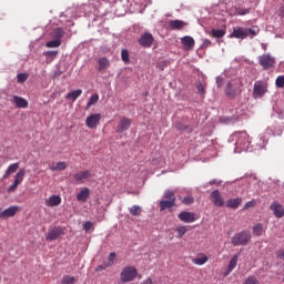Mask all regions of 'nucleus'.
Returning <instances> with one entry per match:
<instances>
[{
	"label": "nucleus",
	"mask_w": 284,
	"mask_h": 284,
	"mask_svg": "<svg viewBox=\"0 0 284 284\" xmlns=\"http://www.w3.org/2000/svg\"><path fill=\"white\" fill-rule=\"evenodd\" d=\"M236 142H235V152H243L244 150L247 151L250 148V134L245 131H241L235 133Z\"/></svg>",
	"instance_id": "f257e3e1"
},
{
	"label": "nucleus",
	"mask_w": 284,
	"mask_h": 284,
	"mask_svg": "<svg viewBox=\"0 0 284 284\" xmlns=\"http://www.w3.org/2000/svg\"><path fill=\"white\" fill-rule=\"evenodd\" d=\"M136 274H139L136 267L125 266L120 274V281L121 283H132L136 278Z\"/></svg>",
	"instance_id": "f03ea898"
},
{
	"label": "nucleus",
	"mask_w": 284,
	"mask_h": 284,
	"mask_svg": "<svg viewBox=\"0 0 284 284\" xmlns=\"http://www.w3.org/2000/svg\"><path fill=\"white\" fill-rule=\"evenodd\" d=\"M258 65H261L262 70H272L274 65H276V58L271 55L270 53H264L257 58Z\"/></svg>",
	"instance_id": "7ed1b4c3"
},
{
	"label": "nucleus",
	"mask_w": 284,
	"mask_h": 284,
	"mask_svg": "<svg viewBox=\"0 0 284 284\" xmlns=\"http://www.w3.org/2000/svg\"><path fill=\"white\" fill-rule=\"evenodd\" d=\"M250 239H252V235H250V233L243 231V232L236 233L232 237V244L235 247L239 245H247V243H250Z\"/></svg>",
	"instance_id": "20e7f679"
},
{
	"label": "nucleus",
	"mask_w": 284,
	"mask_h": 284,
	"mask_svg": "<svg viewBox=\"0 0 284 284\" xmlns=\"http://www.w3.org/2000/svg\"><path fill=\"white\" fill-rule=\"evenodd\" d=\"M26 179V169H20L18 173L14 176V182L8 187L7 192L12 193L17 192V187L23 183V180Z\"/></svg>",
	"instance_id": "39448f33"
},
{
	"label": "nucleus",
	"mask_w": 284,
	"mask_h": 284,
	"mask_svg": "<svg viewBox=\"0 0 284 284\" xmlns=\"http://www.w3.org/2000/svg\"><path fill=\"white\" fill-rule=\"evenodd\" d=\"M267 92V84L263 81H257L254 83L253 97H258L260 99L265 97Z\"/></svg>",
	"instance_id": "423d86ee"
},
{
	"label": "nucleus",
	"mask_w": 284,
	"mask_h": 284,
	"mask_svg": "<svg viewBox=\"0 0 284 284\" xmlns=\"http://www.w3.org/2000/svg\"><path fill=\"white\" fill-rule=\"evenodd\" d=\"M210 200L215 205V207H223L225 205V200H223V195H221L220 190H214L210 194Z\"/></svg>",
	"instance_id": "0eeeda50"
},
{
	"label": "nucleus",
	"mask_w": 284,
	"mask_h": 284,
	"mask_svg": "<svg viewBox=\"0 0 284 284\" xmlns=\"http://www.w3.org/2000/svg\"><path fill=\"white\" fill-rule=\"evenodd\" d=\"M90 176H92V171H90V170L80 171V172L73 174V181H75V183L81 185V184L85 183V181H88V179H90Z\"/></svg>",
	"instance_id": "6e6552de"
},
{
	"label": "nucleus",
	"mask_w": 284,
	"mask_h": 284,
	"mask_svg": "<svg viewBox=\"0 0 284 284\" xmlns=\"http://www.w3.org/2000/svg\"><path fill=\"white\" fill-rule=\"evenodd\" d=\"M99 123H101V113H93L89 115L85 120V125L90 130H94V128H97Z\"/></svg>",
	"instance_id": "1a4fd4ad"
},
{
	"label": "nucleus",
	"mask_w": 284,
	"mask_h": 284,
	"mask_svg": "<svg viewBox=\"0 0 284 284\" xmlns=\"http://www.w3.org/2000/svg\"><path fill=\"white\" fill-rule=\"evenodd\" d=\"M139 43L142 48H152V43H154V36L150 32H145L140 37Z\"/></svg>",
	"instance_id": "9d476101"
},
{
	"label": "nucleus",
	"mask_w": 284,
	"mask_h": 284,
	"mask_svg": "<svg viewBox=\"0 0 284 284\" xmlns=\"http://www.w3.org/2000/svg\"><path fill=\"white\" fill-rule=\"evenodd\" d=\"M178 217L180 219V221H182V223H194V221H196L199 219V215H196V213L193 212H181Z\"/></svg>",
	"instance_id": "9b49d317"
},
{
	"label": "nucleus",
	"mask_w": 284,
	"mask_h": 284,
	"mask_svg": "<svg viewBox=\"0 0 284 284\" xmlns=\"http://www.w3.org/2000/svg\"><path fill=\"white\" fill-rule=\"evenodd\" d=\"M63 227L55 226L48 232L45 241H57V239H59V236H63Z\"/></svg>",
	"instance_id": "f8f14e48"
},
{
	"label": "nucleus",
	"mask_w": 284,
	"mask_h": 284,
	"mask_svg": "<svg viewBox=\"0 0 284 284\" xmlns=\"http://www.w3.org/2000/svg\"><path fill=\"white\" fill-rule=\"evenodd\" d=\"M271 212H273L275 219H283L284 216V206L278 202H273L270 206Z\"/></svg>",
	"instance_id": "ddd939ff"
},
{
	"label": "nucleus",
	"mask_w": 284,
	"mask_h": 284,
	"mask_svg": "<svg viewBox=\"0 0 284 284\" xmlns=\"http://www.w3.org/2000/svg\"><path fill=\"white\" fill-rule=\"evenodd\" d=\"M130 125H132V120L129 118H122L118 124L116 132H126V130H130Z\"/></svg>",
	"instance_id": "4468645a"
},
{
	"label": "nucleus",
	"mask_w": 284,
	"mask_h": 284,
	"mask_svg": "<svg viewBox=\"0 0 284 284\" xmlns=\"http://www.w3.org/2000/svg\"><path fill=\"white\" fill-rule=\"evenodd\" d=\"M19 212V206H9L0 213V219H10Z\"/></svg>",
	"instance_id": "2eb2a0df"
},
{
	"label": "nucleus",
	"mask_w": 284,
	"mask_h": 284,
	"mask_svg": "<svg viewBox=\"0 0 284 284\" xmlns=\"http://www.w3.org/2000/svg\"><path fill=\"white\" fill-rule=\"evenodd\" d=\"M240 92L241 91H239V88H236V85H234L232 82L226 84L225 94L229 97V99H234V97H236V94Z\"/></svg>",
	"instance_id": "dca6fc26"
},
{
	"label": "nucleus",
	"mask_w": 284,
	"mask_h": 284,
	"mask_svg": "<svg viewBox=\"0 0 284 284\" xmlns=\"http://www.w3.org/2000/svg\"><path fill=\"white\" fill-rule=\"evenodd\" d=\"M231 37H233L234 39H247L248 33H247L246 29L244 30L243 28L237 27V28L233 29Z\"/></svg>",
	"instance_id": "f3484780"
},
{
	"label": "nucleus",
	"mask_w": 284,
	"mask_h": 284,
	"mask_svg": "<svg viewBox=\"0 0 284 284\" xmlns=\"http://www.w3.org/2000/svg\"><path fill=\"white\" fill-rule=\"evenodd\" d=\"M187 26V22L183 20H171L169 21L170 30H183Z\"/></svg>",
	"instance_id": "a211bd4d"
},
{
	"label": "nucleus",
	"mask_w": 284,
	"mask_h": 284,
	"mask_svg": "<svg viewBox=\"0 0 284 284\" xmlns=\"http://www.w3.org/2000/svg\"><path fill=\"white\" fill-rule=\"evenodd\" d=\"M181 43L184 45V50H192L195 45L194 38L185 36L181 39Z\"/></svg>",
	"instance_id": "6ab92c4d"
},
{
	"label": "nucleus",
	"mask_w": 284,
	"mask_h": 284,
	"mask_svg": "<svg viewBox=\"0 0 284 284\" xmlns=\"http://www.w3.org/2000/svg\"><path fill=\"white\" fill-rule=\"evenodd\" d=\"M90 199V189L83 187L78 194H77V201L80 203H85Z\"/></svg>",
	"instance_id": "aec40b11"
},
{
	"label": "nucleus",
	"mask_w": 284,
	"mask_h": 284,
	"mask_svg": "<svg viewBox=\"0 0 284 284\" xmlns=\"http://www.w3.org/2000/svg\"><path fill=\"white\" fill-rule=\"evenodd\" d=\"M237 263H239V255H234V256L231 258L226 271L224 272V276H230V274H232V272H233L234 268L236 267Z\"/></svg>",
	"instance_id": "412c9836"
},
{
	"label": "nucleus",
	"mask_w": 284,
	"mask_h": 284,
	"mask_svg": "<svg viewBox=\"0 0 284 284\" xmlns=\"http://www.w3.org/2000/svg\"><path fill=\"white\" fill-rule=\"evenodd\" d=\"M47 205L49 207H57L61 205V196L60 195H52L47 200Z\"/></svg>",
	"instance_id": "4be33fe9"
},
{
	"label": "nucleus",
	"mask_w": 284,
	"mask_h": 284,
	"mask_svg": "<svg viewBox=\"0 0 284 284\" xmlns=\"http://www.w3.org/2000/svg\"><path fill=\"white\" fill-rule=\"evenodd\" d=\"M98 70L99 72H103L110 68V60L108 58L103 57L98 60Z\"/></svg>",
	"instance_id": "5701e85b"
},
{
	"label": "nucleus",
	"mask_w": 284,
	"mask_h": 284,
	"mask_svg": "<svg viewBox=\"0 0 284 284\" xmlns=\"http://www.w3.org/2000/svg\"><path fill=\"white\" fill-rule=\"evenodd\" d=\"M241 203H243L242 197L231 199L226 202V207H231L232 210H239Z\"/></svg>",
	"instance_id": "b1692460"
},
{
	"label": "nucleus",
	"mask_w": 284,
	"mask_h": 284,
	"mask_svg": "<svg viewBox=\"0 0 284 284\" xmlns=\"http://www.w3.org/2000/svg\"><path fill=\"white\" fill-rule=\"evenodd\" d=\"M13 103H16L17 108H22V109L28 108V100H26L19 95L13 97Z\"/></svg>",
	"instance_id": "393cba45"
},
{
	"label": "nucleus",
	"mask_w": 284,
	"mask_h": 284,
	"mask_svg": "<svg viewBox=\"0 0 284 284\" xmlns=\"http://www.w3.org/2000/svg\"><path fill=\"white\" fill-rule=\"evenodd\" d=\"M17 170H19V162L10 164L3 175V179H8L10 176V174H14V172H17Z\"/></svg>",
	"instance_id": "a878e982"
},
{
	"label": "nucleus",
	"mask_w": 284,
	"mask_h": 284,
	"mask_svg": "<svg viewBox=\"0 0 284 284\" xmlns=\"http://www.w3.org/2000/svg\"><path fill=\"white\" fill-rule=\"evenodd\" d=\"M175 203L170 200H162L160 202V212H165V210H170V207H174Z\"/></svg>",
	"instance_id": "bb28decb"
},
{
	"label": "nucleus",
	"mask_w": 284,
	"mask_h": 284,
	"mask_svg": "<svg viewBox=\"0 0 284 284\" xmlns=\"http://www.w3.org/2000/svg\"><path fill=\"white\" fill-rule=\"evenodd\" d=\"M209 257L205 254H200L197 257L192 260V263H194V265H205V263H207Z\"/></svg>",
	"instance_id": "cd10ccee"
},
{
	"label": "nucleus",
	"mask_w": 284,
	"mask_h": 284,
	"mask_svg": "<svg viewBox=\"0 0 284 284\" xmlns=\"http://www.w3.org/2000/svg\"><path fill=\"white\" fill-rule=\"evenodd\" d=\"M68 169V164L65 162H58L51 166L52 172H61Z\"/></svg>",
	"instance_id": "c85d7f7f"
},
{
	"label": "nucleus",
	"mask_w": 284,
	"mask_h": 284,
	"mask_svg": "<svg viewBox=\"0 0 284 284\" xmlns=\"http://www.w3.org/2000/svg\"><path fill=\"white\" fill-rule=\"evenodd\" d=\"M83 94V90L78 89L75 91H71L67 94V99H72V101H75L79 97Z\"/></svg>",
	"instance_id": "c756f323"
},
{
	"label": "nucleus",
	"mask_w": 284,
	"mask_h": 284,
	"mask_svg": "<svg viewBox=\"0 0 284 284\" xmlns=\"http://www.w3.org/2000/svg\"><path fill=\"white\" fill-rule=\"evenodd\" d=\"M65 34V31H63L62 28H57L53 30V37L55 40L61 41Z\"/></svg>",
	"instance_id": "7c9ffc66"
},
{
	"label": "nucleus",
	"mask_w": 284,
	"mask_h": 284,
	"mask_svg": "<svg viewBox=\"0 0 284 284\" xmlns=\"http://www.w3.org/2000/svg\"><path fill=\"white\" fill-rule=\"evenodd\" d=\"M263 232H264V229H263V224L262 223H257V224H255L253 226V234L255 236H262Z\"/></svg>",
	"instance_id": "2f4dec72"
},
{
	"label": "nucleus",
	"mask_w": 284,
	"mask_h": 284,
	"mask_svg": "<svg viewBox=\"0 0 284 284\" xmlns=\"http://www.w3.org/2000/svg\"><path fill=\"white\" fill-rule=\"evenodd\" d=\"M211 34L215 39H223V37L225 34V30H223V29H212Z\"/></svg>",
	"instance_id": "473e14b6"
},
{
	"label": "nucleus",
	"mask_w": 284,
	"mask_h": 284,
	"mask_svg": "<svg viewBox=\"0 0 284 284\" xmlns=\"http://www.w3.org/2000/svg\"><path fill=\"white\" fill-rule=\"evenodd\" d=\"M95 103H99V94L97 93L89 99L85 110H90Z\"/></svg>",
	"instance_id": "72a5a7b5"
},
{
	"label": "nucleus",
	"mask_w": 284,
	"mask_h": 284,
	"mask_svg": "<svg viewBox=\"0 0 284 284\" xmlns=\"http://www.w3.org/2000/svg\"><path fill=\"white\" fill-rule=\"evenodd\" d=\"M190 229H187V226H178L176 229H175V232L178 233V235H176V237L178 239H181L182 236H185V234H187V231H189Z\"/></svg>",
	"instance_id": "f704fd0d"
},
{
	"label": "nucleus",
	"mask_w": 284,
	"mask_h": 284,
	"mask_svg": "<svg viewBox=\"0 0 284 284\" xmlns=\"http://www.w3.org/2000/svg\"><path fill=\"white\" fill-rule=\"evenodd\" d=\"M129 212L131 216H139L142 212V209L139 205H133L129 209Z\"/></svg>",
	"instance_id": "c9c22d12"
},
{
	"label": "nucleus",
	"mask_w": 284,
	"mask_h": 284,
	"mask_svg": "<svg viewBox=\"0 0 284 284\" xmlns=\"http://www.w3.org/2000/svg\"><path fill=\"white\" fill-rule=\"evenodd\" d=\"M77 278L74 276L65 275L61 278V284H75Z\"/></svg>",
	"instance_id": "e433bc0d"
},
{
	"label": "nucleus",
	"mask_w": 284,
	"mask_h": 284,
	"mask_svg": "<svg viewBox=\"0 0 284 284\" xmlns=\"http://www.w3.org/2000/svg\"><path fill=\"white\" fill-rule=\"evenodd\" d=\"M164 199H166L168 201H171L173 203H176V196L174 195V192L168 190L164 192Z\"/></svg>",
	"instance_id": "4c0bfd02"
},
{
	"label": "nucleus",
	"mask_w": 284,
	"mask_h": 284,
	"mask_svg": "<svg viewBox=\"0 0 284 284\" xmlns=\"http://www.w3.org/2000/svg\"><path fill=\"white\" fill-rule=\"evenodd\" d=\"M121 59L124 63H130V51L128 49L121 51Z\"/></svg>",
	"instance_id": "58836bf2"
},
{
	"label": "nucleus",
	"mask_w": 284,
	"mask_h": 284,
	"mask_svg": "<svg viewBox=\"0 0 284 284\" xmlns=\"http://www.w3.org/2000/svg\"><path fill=\"white\" fill-rule=\"evenodd\" d=\"M114 258H116V253H110L108 262H104L105 267H112L114 265Z\"/></svg>",
	"instance_id": "ea45409f"
},
{
	"label": "nucleus",
	"mask_w": 284,
	"mask_h": 284,
	"mask_svg": "<svg viewBox=\"0 0 284 284\" xmlns=\"http://www.w3.org/2000/svg\"><path fill=\"white\" fill-rule=\"evenodd\" d=\"M61 45V40H51L47 42V48H59Z\"/></svg>",
	"instance_id": "a19ab883"
},
{
	"label": "nucleus",
	"mask_w": 284,
	"mask_h": 284,
	"mask_svg": "<svg viewBox=\"0 0 284 284\" xmlns=\"http://www.w3.org/2000/svg\"><path fill=\"white\" fill-rule=\"evenodd\" d=\"M235 14L240 17H245V14H250V9L237 8L235 9Z\"/></svg>",
	"instance_id": "79ce46f5"
},
{
	"label": "nucleus",
	"mask_w": 284,
	"mask_h": 284,
	"mask_svg": "<svg viewBox=\"0 0 284 284\" xmlns=\"http://www.w3.org/2000/svg\"><path fill=\"white\" fill-rule=\"evenodd\" d=\"M244 284H260V282L258 278H256V276L251 275L245 280Z\"/></svg>",
	"instance_id": "37998d69"
},
{
	"label": "nucleus",
	"mask_w": 284,
	"mask_h": 284,
	"mask_svg": "<svg viewBox=\"0 0 284 284\" xmlns=\"http://www.w3.org/2000/svg\"><path fill=\"white\" fill-rule=\"evenodd\" d=\"M276 88H284V75H278L275 80Z\"/></svg>",
	"instance_id": "c03bdc74"
},
{
	"label": "nucleus",
	"mask_w": 284,
	"mask_h": 284,
	"mask_svg": "<svg viewBox=\"0 0 284 284\" xmlns=\"http://www.w3.org/2000/svg\"><path fill=\"white\" fill-rule=\"evenodd\" d=\"M196 88L199 94H201V97H205V85H203L201 82H197Z\"/></svg>",
	"instance_id": "a18cd8bd"
},
{
	"label": "nucleus",
	"mask_w": 284,
	"mask_h": 284,
	"mask_svg": "<svg viewBox=\"0 0 284 284\" xmlns=\"http://www.w3.org/2000/svg\"><path fill=\"white\" fill-rule=\"evenodd\" d=\"M18 81L19 83H24V81H28V73H19Z\"/></svg>",
	"instance_id": "49530a36"
},
{
	"label": "nucleus",
	"mask_w": 284,
	"mask_h": 284,
	"mask_svg": "<svg viewBox=\"0 0 284 284\" xmlns=\"http://www.w3.org/2000/svg\"><path fill=\"white\" fill-rule=\"evenodd\" d=\"M250 207H256V200H252L247 202L244 206L243 210H250Z\"/></svg>",
	"instance_id": "de8ad7c7"
},
{
	"label": "nucleus",
	"mask_w": 284,
	"mask_h": 284,
	"mask_svg": "<svg viewBox=\"0 0 284 284\" xmlns=\"http://www.w3.org/2000/svg\"><path fill=\"white\" fill-rule=\"evenodd\" d=\"M182 203H184V205H192V203H194V197L186 196L182 200Z\"/></svg>",
	"instance_id": "09e8293b"
},
{
	"label": "nucleus",
	"mask_w": 284,
	"mask_h": 284,
	"mask_svg": "<svg viewBox=\"0 0 284 284\" xmlns=\"http://www.w3.org/2000/svg\"><path fill=\"white\" fill-rule=\"evenodd\" d=\"M92 225H93L92 222L87 221V222H84V224H83V230H84L85 232H90V230H92Z\"/></svg>",
	"instance_id": "8fccbe9b"
},
{
	"label": "nucleus",
	"mask_w": 284,
	"mask_h": 284,
	"mask_svg": "<svg viewBox=\"0 0 284 284\" xmlns=\"http://www.w3.org/2000/svg\"><path fill=\"white\" fill-rule=\"evenodd\" d=\"M276 258H278L280 261H284V248L280 250L275 253Z\"/></svg>",
	"instance_id": "3c124183"
},
{
	"label": "nucleus",
	"mask_w": 284,
	"mask_h": 284,
	"mask_svg": "<svg viewBox=\"0 0 284 284\" xmlns=\"http://www.w3.org/2000/svg\"><path fill=\"white\" fill-rule=\"evenodd\" d=\"M246 31L252 37H256V34H258V29H246Z\"/></svg>",
	"instance_id": "603ef678"
},
{
	"label": "nucleus",
	"mask_w": 284,
	"mask_h": 284,
	"mask_svg": "<svg viewBox=\"0 0 284 284\" xmlns=\"http://www.w3.org/2000/svg\"><path fill=\"white\" fill-rule=\"evenodd\" d=\"M175 128L176 130H181V131L187 130V125H183L181 122H178L175 124Z\"/></svg>",
	"instance_id": "864d4df0"
},
{
	"label": "nucleus",
	"mask_w": 284,
	"mask_h": 284,
	"mask_svg": "<svg viewBox=\"0 0 284 284\" xmlns=\"http://www.w3.org/2000/svg\"><path fill=\"white\" fill-rule=\"evenodd\" d=\"M211 45H212V41L205 39V40L203 41L202 48H210Z\"/></svg>",
	"instance_id": "5fc2aeb1"
},
{
	"label": "nucleus",
	"mask_w": 284,
	"mask_h": 284,
	"mask_svg": "<svg viewBox=\"0 0 284 284\" xmlns=\"http://www.w3.org/2000/svg\"><path fill=\"white\" fill-rule=\"evenodd\" d=\"M106 267H110V266H105V262H104L103 265H99L97 267V272H103V270H105Z\"/></svg>",
	"instance_id": "6e6d98bb"
},
{
	"label": "nucleus",
	"mask_w": 284,
	"mask_h": 284,
	"mask_svg": "<svg viewBox=\"0 0 284 284\" xmlns=\"http://www.w3.org/2000/svg\"><path fill=\"white\" fill-rule=\"evenodd\" d=\"M57 54H59L58 51H48L47 52V57H57Z\"/></svg>",
	"instance_id": "4d7b16f0"
},
{
	"label": "nucleus",
	"mask_w": 284,
	"mask_h": 284,
	"mask_svg": "<svg viewBox=\"0 0 284 284\" xmlns=\"http://www.w3.org/2000/svg\"><path fill=\"white\" fill-rule=\"evenodd\" d=\"M141 284H154V282H152V278L148 277Z\"/></svg>",
	"instance_id": "13d9d810"
},
{
	"label": "nucleus",
	"mask_w": 284,
	"mask_h": 284,
	"mask_svg": "<svg viewBox=\"0 0 284 284\" xmlns=\"http://www.w3.org/2000/svg\"><path fill=\"white\" fill-rule=\"evenodd\" d=\"M280 17H284V6L280 7Z\"/></svg>",
	"instance_id": "bf43d9fd"
},
{
	"label": "nucleus",
	"mask_w": 284,
	"mask_h": 284,
	"mask_svg": "<svg viewBox=\"0 0 284 284\" xmlns=\"http://www.w3.org/2000/svg\"><path fill=\"white\" fill-rule=\"evenodd\" d=\"M261 48H262V50H264V52L267 51V43H262Z\"/></svg>",
	"instance_id": "052dcab7"
},
{
	"label": "nucleus",
	"mask_w": 284,
	"mask_h": 284,
	"mask_svg": "<svg viewBox=\"0 0 284 284\" xmlns=\"http://www.w3.org/2000/svg\"><path fill=\"white\" fill-rule=\"evenodd\" d=\"M216 183H219V182H216V180L210 181V185H214V184H216Z\"/></svg>",
	"instance_id": "680f3d73"
}]
</instances>
